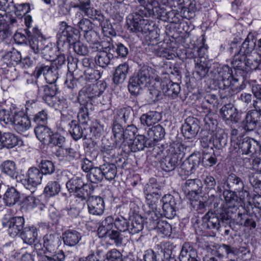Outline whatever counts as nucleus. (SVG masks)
<instances>
[{"mask_svg": "<svg viewBox=\"0 0 261 261\" xmlns=\"http://www.w3.org/2000/svg\"><path fill=\"white\" fill-rule=\"evenodd\" d=\"M42 243L44 249H40L39 245H35V249L38 255L43 254H49L56 256L58 261H64L65 258L64 252L60 249L59 247L61 245L60 237L56 233H47L43 236Z\"/></svg>", "mask_w": 261, "mask_h": 261, "instance_id": "f257e3e1", "label": "nucleus"}, {"mask_svg": "<svg viewBox=\"0 0 261 261\" xmlns=\"http://www.w3.org/2000/svg\"><path fill=\"white\" fill-rule=\"evenodd\" d=\"M216 80L219 88L222 90L230 89L233 92H238L244 88L239 80L232 76V70L228 66H224L219 69Z\"/></svg>", "mask_w": 261, "mask_h": 261, "instance_id": "f03ea898", "label": "nucleus"}, {"mask_svg": "<svg viewBox=\"0 0 261 261\" xmlns=\"http://www.w3.org/2000/svg\"><path fill=\"white\" fill-rule=\"evenodd\" d=\"M138 129L134 124L128 125L125 130L119 123L114 122L112 127L114 142L116 147H122L129 144L128 141L133 140Z\"/></svg>", "mask_w": 261, "mask_h": 261, "instance_id": "7ed1b4c3", "label": "nucleus"}, {"mask_svg": "<svg viewBox=\"0 0 261 261\" xmlns=\"http://www.w3.org/2000/svg\"><path fill=\"white\" fill-rule=\"evenodd\" d=\"M60 30L57 34V44L59 47L64 46L68 47L76 41L77 38V30L73 27L68 25L65 21L60 23Z\"/></svg>", "mask_w": 261, "mask_h": 261, "instance_id": "20e7f679", "label": "nucleus"}, {"mask_svg": "<svg viewBox=\"0 0 261 261\" xmlns=\"http://www.w3.org/2000/svg\"><path fill=\"white\" fill-rule=\"evenodd\" d=\"M24 219L22 217H11L6 214L2 219L3 227L6 229L8 234L11 237L20 234L24 228Z\"/></svg>", "mask_w": 261, "mask_h": 261, "instance_id": "39448f33", "label": "nucleus"}, {"mask_svg": "<svg viewBox=\"0 0 261 261\" xmlns=\"http://www.w3.org/2000/svg\"><path fill=\"white\" fill-rule=\"evenodd\" d=\"M80 10V11L79 12H81L82 14H84L85 16L91 18L93 21H97L99 25L101 26L104 33L109 34L111 36L116 35V33L115 30L112 29L111 25L108 24L107 27H106L105 23L103 24L104 16L101 13L92 7L91 4L89 5L88 7H82Z\"/></svg>", "mask_w": 261, "mask_h": 261, "instance_id": "423d86ee", "label": "nucleus"}, {"mask_svg": "<svg viewBox=\"0 0 261 261\" xmlns=\"http://www.w3.org/2000/svg\"><path fill=\"white\" fill-rule=\"evenodd\" d=\"M43 175L39 169L34 167H31L27 171V178L22 179L21 182L27 189L33 193L37 186L41 184Z\"/></svg>", "mask_w": 261, "mask_h": 261, "instance_id": "0eeeda50", "label": "nucleus"}, {"mask_svg": "<svg viewBox=\"0 0 261 261\" xmlns=\"http://www.w3.org/2000/svg\"><path fill=\"white\" fill-rule=\"evenodd\" d=\"M144 87L149 86L153 82L159 81L156 71L150 67L144 66L139 70L137 75L134 76Z\"/></svg>", "mask_w": 261, "mask_h": 261, "instance_id": "6e6552de", "label": "nucleus"}, {"mask_svg": "<svg viewBox=\"0 0 261 261\" xmlns=\"http://www.w3.org/2000/svg\"><path fill=\"white\" fill-rule=\"evenodd\" d=\"M11 121L9 124L13 125L14 128L19 133L28 130L31 126L28 116L20 111L13 113Z\"/></svg>", "mask_w": 261, "mask_h": 261, "instance_id": "1a4fd4ad", "label": "nucleus"}, {"mask_svg": "<svg viewBox=\"0 0 261 261\" xmlns=\"http://www.w3.org/2000/svg\"><path fill=\"white\" fill-rule=\"evenodd\" d=\"M200 129L199 120L193 117H189L185 120L181 126L183 136L187 139H192L196 136Z\"/></svg>", "mask_w": 261, "mask_h": 261, "instance_id": "9d476101", "label": "nucleus"}, {"mask_svg": "<svg viewBox=\"0 0 261 261\" xmlns=\"http://www.w3.org/2000/svg\"><path fill=\"white\" fill-rule=\"evenodd\" d=\"M260 143L253 138H245L241 142L237 145L238 146V152L242 154H257Z\"/></svg>", "mask_w": 261, "mask_h": 261, "instance_id": "9b49d317", "label": "nucleus"}, {"mask_svg": "<svg viewBox=\"0 0 261 261\" xmlns=\"http://www.w3.org/2000/svg\"><path fill=\"white\" fill-rule=\"evenodd\" d=\"M162 215L168 219H172L176 215V202L174 197L170 195H165L162 200Z\"/></svg>", "mask_w": 261, "mask_h": 261, "instance_id": "f8f14e48", "label": "nucleus"}, {"mask_svg": "<svg viewBox=\"0 0 261 261\" xmlns=\"http://www.w3.org/2000/svg\"><path fill=\"white\" fill-rule=\"evenodd\" d=\"M89 213L93 215L100 216L105 211V202L103 198L98 196H94L86 201Z\"/></svg>", "mask_w": 261, "mask_h": 261, "instance_id": "ddd939ff", "label": "nucleus"}, {"mask_svg": "<svg viewBox=\"0 0 261 261\" xmlns=\"http://www.w3.org/2000/svg\"><path fill=\"white\" fill-rule=\"evenodd\" d=\"M261 121V113L257 111H250L242 122L243 128L246 131L253 130Z\"/></svg>", "mask_w": 261, "mask_h": 261, "instance_id": "4468645a", "label": "nucleus"}, {"mask_svg": "<svg viewBox=\"0 0 261 261\" xmlns=\"http://www.w3.org/2000/svg\"><path fill=\"white\" fill-rule=\"evenodd\" d=\"M140 6L137 11L141 13L146 17L150 16L154 12V9H157L159 6L158 2L155 0H137Z\"/></svg>", "mask_w": 261, "mask_h": 261, "instance_id": "2eb2a0df", "label": "nucleus"}, {"mask_svg": "<svg viewBox=\"0 0 261 261\" xmlns=\"http://www.w3.org/2000/svg\"><path fill=\"white\" fill-rule=\"evenodd\" d=\"M128 145L132 152H136L143 150L145 147H152L153 143L144 135H138L134 142Z\"/></svg>", "mask_w": 261, "mask_h": 261, "instance_id": "dca6fc26", "label": "nucleus"}, {"mask_svg": "<svg viewBox=\"0 0 261 261\" xmlns=\"http://www.w3.org/2000/svg\"><path fill=\"white\" fill-rule=\"evenodd\" d=\"M144 17H146L145 15L137 11L129 15L127 19V24L128 29L133 32H140V29L142 26V21L144 19Z\"/></svg>", "mask_w": 261, "mask_h": 261, "instance_id": "f3484780", "label": "nucleus"}, {"mask_svg": "<svg viewBox=\"0 0 261 261\" xmlns=\"http://www.w3.org/2000/svg\"><path fill=\"white\" fill-rule=\"evenodd\" d=\"M190 151V147L181 143H173L168 149V153L177 157L179 161L183 159L185 155Z\"/></svg>", "mask_w": 261, "mask_h": 261, "instance_id": "a211bd4d", "label": "nucleus"}, {"mask_svg": "<svg viewBox=\"0 0 261 261\" xmlns=\"http://www.w3.org/2000/svg\"><path fill=\"white\" fill-rule=\"evenodd\" d=\"M220 114L224 120H230L235 123L240 119L237 110L231 103L223 106L220 110Z\"/></svg>", "mask_w": 261, "mask_h": 261, "instance_id": "6ab92c4d", "label": "nucleus"}, {"mask_svg": "<svg viewBox=\"0 0 261 261\" xmlns=\"http://www.w3.org/2000/svg\"><path fill=\"white\" fill-rule=\"evenodd\" d=\"M152 50L156 56L160 57L172 59L175 57L173 50L171 49L170 43L160 41Z\"/></svg>", "mask_w": 261, "mask_h": 261, "instance_id": "aec40b11", "label": "nucleus"}, {"mask_svg": "<svg viewBox=\"0 0 261 261\" xmlns=\"http://www.w3.org/2000/svg\"><path fill=\"white\" fill-rule=\"evenodd\" d=\"M196 250L190 243H185L182 245L179 259L180 261H198Z\"/></svg>", "mask_w": 261, "mask_h": 261, "instance_id": "412c9836", "label": "nucleus"}, {"mask_svg": "<svg viewBox=\"0 0 261 261\" xmlns=\"http://www.w3.org/2000/svg\"><path fill=\"white\" fill-rule=\"evenodd\" d=\"M72 22L74 26L85 32L93 29L91 21L89 19L84 18L81 12L75 13L72 18Z\"/></svg>", "mask_w": 261, "mask_h": 261, "instance_id": "4be33fe9", "label": "nucleus"}, {"mask_svg": "<svg viewBox=\"0 0 261 261\" xmlns=\"http://www.w3.org/2000/svg\"><path fill=\"white\" fill-rule=\"evenodd\" d=\"M106 88V84L100 83L91 84L83 91L85 98L92 99L101 95Z\"/></svg>", "mask_w": 261, "mask_h": 261, "instance_id": "5701e85b", "label": "nucleus"}, {"mask_svg": "<svg viewBox=\"0 0 261 261\" xmlns=\"http://www.w3.org/2000/svg\"><path fill=\"white\" fill-rule=\"evenodd\" d=\"M3 196V200L7 206H12L18 202L20 194L15 188L7 187Z\"/></svg>", "mask_w": 261, "mask_h": 261, "instance_id": "b1692460", "label": "nucleus"}, {"mask_svg": "<svg viewBox=\"0 0 261 261\" xmlns=\"http://www.w3.org/2000/svg\"><path fill=\"white\" fill-rule=\"evenodd\" d=\"M20 142L15 135L11 133H4L0 137V149L3 147L12 148Z\"/></svg>", "mask_w": 261, "mask_h": 261, "instance_id": "393cba45", "label": "nucleus"}, {"mask_svg": "<svg viewBox=\"0 0 261 261\" xmlns=\"http://www.w3.org/2000/svg\"><path fill=\"white\" fill-rule=\"evenodd\" d=\"M162 119L160 113L156 111H149L143 114L140 117V121L144 126H150L160 121Z\"/></svg>", "mask_w": 261, "mask_h": 261, "instance_id": "a878e982", "label": "nucleus"}, {"mask_svg": "<svg viewBox=\"0 0 261 261\" xmlns=\"http://www.w3.org/2000/svg\"><path fill=\"white\" fill-rule=\"evenodd\" d=\"M129 66L126 63L121 64L118 66L113 74L114 83L117 85L123 83L126 78Z\"/></svg>", "mask_w": 261, "mask_h": 261, "instance_id": "bb28decb", "label": "nucleus"}, {"mask_svg": "<svg viewBox=\"0 0 261 261\" xmlns=\"http://www.w3.org/2000/svg\"><path fill=\"white\" fill-rule=\"evenodd\" d=\"M179 161L177 157L172 156L168 153L161 161V167L166 172L174 170L179 165Z\"/></svg>", "mask_w": 261, "mask_h": 261, "instance_id": "cd10ccee", "label": "nucleus"}, {"mask_svg": "<svg viewBox=\"0 0 261 261\" xmlns=\"http://www.w3.org/2000/svg\"><path fill=\"white\" fill-rule=\"evenodd\" d=\"M20 235L24 243L32 245L37 239L38 232L34 227H26L23 228Z\"/></svg>", "mask_w": 261, "mask_h": 261, "instance_id": "c85d7f7f", "label": "nucleus"}, {"mask_svg": "<svg viewBox=\"0 0 261 261\" xmlns=\"http://www.w3.org/2000/svg\"><path fill=\"white\" fill-rule=\"evenodd\" d=\"M94 187L91 184H85L79 189L75 194V196L81 200V202L87 201L89 198L92 197Z\"/></svg>", "mask_w": 261, "mask_h": 261, "instance_id": "c756f323", "label": "nucleus"}, {"mask_svg": "<svg viewBox=\"0 0 261 261\" xmlns=\"http://www.w3.org/2000/svg\"><path fill=\"white\" fill-rule=\"evenodd\" d=\"M56 155L62 160L72 161L75 159H77L80 154L79 152L74 149L71 147H61L58 148L56 150Z\"/></svg>", "mask_w": 261, "mask_h": 261, "instance_id": "7c9ffc66", "label": "nucleus"}, {"mask_svg": "<svg viewBox=\"0 0 261 261\" xmlns=\"http://www.w3.org/2000/svg\"><path fill=\"white\" fill-rule=\"evenodd\" d=\"M81 239V234L75 230H68L63 233L64 244L69 246H73L77 244Z\"/></svg>", "mask_w": 261, "mask_h": 261, "instance_id": "2f4dec72", "label": "nucleus"}, {"mask_svg": "<svg viewBox=\"0 0 261 261\" xmlns=\"http://www.w3.org/2000/svg\"><path fill=\"white\" fill-rule=\"evenodd\" d=\"M35 133L37 138L45 144L49 142V139L53 133L51 130L44 125H38L35 129Z\"/></svg>", "mask_w": 261, "mask_h": 261, "instance_id": "473e14b6", "label": "nucleus"}, {"mask_svg": "<svg viewBox=\"0 0 261 261\" xmlns=\"http://www.w3.org/2000/svg\"><path fill=\"white\" fill-rule=\"evenodd\" d=\"M103 177L108 181L115 179L117 174V168L113 163H106L101 165Z\"/></svg>", "mask_w": 261, "mask_h": 261, "instance_id": "72a5a7b5", "label": "nucleus"}, {"mask_svg": "<svg viewBox=\"0 0 261 261\" xmlns=\"http://www.w3.org/2000/svg\"><path fill=\"white\" fill-rule=\"evenodd\" d=\"M0 169L2 172L11 178H14L17 176L16 164L12 161L7 160L3 162L0 165Z\"/></svg>", "mask_w": 261, "mask_h": 261, "instance_id": "f704fd0d", "label": "nucleus"}, {"mask_svg": "<svg viewBox=\"0 0 261 261\" xmlns=\"http://www.w3.org/2000/svg\"><path fill=\"white\" fill-rule=\"evenodd\" d=\"M212 137L213 144L216 148L221 149L226 145L227 136L223 130H218Z\"/></svg>", "mask_w": 261, "mask_h": 261, "instance_id": "c9c22d12", "label": "nucleus"}, {"mask_svg": "<svg viewBox=\"0 0 261 261\" xmlns=\"http://www.w3.org/2000/svg\"><path fill=\"white\" fill-rule=\"evenodd\" d=\"M114 225V219L111 216L107 217L100 223L98 228V233L101 237L106 236L111 231Z\"/></svg>", "mask_w": 261, "mask_h": 261, "instance_id": "e433bc0d", "label": "nucleus"}, {"mask_svg": "<svg viewBox=\"0 0 261 261\" xmlns=\"http://www.w3.org/2000/svg\"><path fill=\"white\" fill-rule=\"evenodd\" d=\"M225 184L228 188L233 189L235 191H240L244 188L242 180L233 173L227 176Z\"/></svg>", "mask_w": 261, "mask_h": 261, "instance_id": "4c0bfd02", "label": "nucleus"}, {"mask_svg": "<svg viewBox=\"0 0 261 261\" xmlns=\"http://www.w3.org/2000/svg\"><path fill=\"white\" fill-rule=\"evenodd\" d=\"M113 58V55L106 51H98L95 57V62L97 65L104 68L107 67Z\"/></svg>", "mask_w": 261, "mask_h": 261, "instance_id": "58836bf2", "label": "nucleus"}, {"mask_svg": "<svg viewBox=\"0 0 261 261\" xmlns=\"http://www.w3.org/2000/svg\"><path fill=\"white\" fill-rule=\"evenodd\" d=\"M147 135L150 140L152 139L153 141H158L164 138L165 131L162 126L157 124L149 128Z\"/></svg>", "mask_w": 261, "mask_h": 261, "instance_id": "ea45409f", "label": "nucleus"}, {"mask_svg": "<svg viewBox=\"0 0 261 261\" xmlns=\"http://www.w3.org/2000/svg\"><path fill=\"white\" fill-rule=\"evenodd\" d=\"M223 196L225 201V207L232 208L234 211H237L238 196L234 192L225 190L223 192Z\"/></svg>", "mask_w": 261, "mask_h": 261, "instance_id": "a19ab883", "label": "nucleus"}, {"mask_svg": "<svg viewBox=\"0 0 261 261\" xmlns=\"http://www.w3.org/2000/svg\"><path fill=\"white\" fill-rule=\"evenodd\" d=\"M218 98L214 94H206L201 102V107L210 111L214 110L217 108L218 105Z\"/></svg>", "mask_w": 261, "mask_h": 261, "instance_id": "79ce46f5", "label": "nucleus"}, {"mask_svg": "<svg viewBox=\"0 0 261 261\" xmlns=\"http://www.w3.org/2000/svg\"><path fill=\"white\" fill-rule=\"evenodd\" d=\"M163 92L166 96L175 98L178 96L180 91V87L177 83L169 81L166 86L163 85Z\"/></svg>", "mask_w": 261, "mask_h": 261, "instance_id": "37998d69", "label": "nucleus"}, {"mask_svg": "<svg viewBox=\"0 0 261 261\" xmlns=\"http://www.w3.org/2000/svg\"><path fill=\"white\" fill-rule=\"evenodd\" d=\"M246 64L247 68V72L250 70H256L258 68L260 61V57L256 52L252 54H247L245 56Z\"/></svg>", "mask_w": 261, "mask_h": 261, "instance_id": "c03bdc74", "label": "nucleus"}, {"mask_svg": "<svg viewBox=\"0 0 261 261\" xmlns=\"http://www.w3.org/2000/svg\"><path fill=\"white\" fill-rule=\"evenodd\" d=\"M92 106L91 102L88 101L86 103L81 105L77 114L79 121L82 124L86 123L89 120V111L92 110Z\"/></svg>", "mask_w": 261, "mask_h": 261, "instance_id": "a18cd8bd", "label": "nucleus"}, {"mask_svg": "<svg viewBox=\"0 0 261 261\" xmlns=\"http://www.w3.org/2000/svg\"><path fill=\"white\" fill-rule=\"evenodd\" d=\"M68 131L73 139L77 141L83 136V129L75 120H72L68 123Z\"/></svg>", "mask_w": 261, "mask_h": 261, "instance_id": "49530a36", "label": "nucleus"}, {"mask_svg": "<svg viewBox=\"0 0 261 261\" xmlns=\"http://www.w3.org/2000/svg\"><path fill=\"white\" fill-rule=\"evenodd\" d=\"M231 64L234 69L247 72L248 67H246L245 56H243L239 53H235Z\"/></svg>", "mask_w": 261, "mask_h": 261, "instance_id": "de8ad7c7", "label": "nucleus"}, {"mask_svg": "<svg viewBox=\"0 0 261 261\" xmlns=\"http://www.w3.org/2000/svg\"><path fill=\"white\" fill-rule=\"evenodd\" d=\"M201 188V182L198 179H189L182 185V188L186 192L198 193Z\"/></svg>", "mask_w": 261, "mask_h": 261, "instance_id": "09e8293b", "label": "nucleus"}, {"mask_svg": "<svg viewBox=\"0 0 261 261\" xmlns=\"http://www.w3.org/2000/svg\"><path fill=\"white\" fill-rule=\"evenodd\" d=\"M205 225L209 229L218 230L220 226L221 222L219 217L213 213H207L204 218Z\"/></svg>", "mask_w": 261, "mask_h": 261, "instance_id": "8fccbe9b", "label": "nucleus"}, {"mask_svg": "<svg viewBox=\"0 0 261 261\" xmlns=\"http://www.w3.org/2000/svg\"><path fill=\"white\" fill-rule=\"evenodd\" d=\"M255 46L256 43L253 39H250L247 37L242 44L238 53L241 54L243 56H247V54H252Z\"/></svg>", "mask_w": 261, "mask_h": 261, "instance_id": "3c124183", "label": "nucleus"}, {"mask_svg": "<svg viewBox=\"0 0 261 261\" xmlns=\"http://www.w3.org/2000/svg\"><path fill=\"white\" fill-rule=\"evenodd\" d=\"M195 62V72L199 76V77H204L208 71V67L204 60L201 59L197 58L194 60Z\"/></svg>", "mask_w": 261, "mask_h": 261, "instance_id": "603ef678", "label": "nucleus"}, {"mask_svg": "<svg viewBox=\"0 0 261 261\" xmlns=\"http://www.w3.org/2000/svg\"><path fill=\"white\" fill-rule=\"evenodd\" d=\"M84 181L82 177L74 176L68 180L66 183V187L70 193L75 194L82 186H83Z\"/></svg>", "mask_w": 261, "mask_h": 261, "instance_id": "864d4df0", "label": "nucleus"}, {"mask_svg": "<svg viewBox=\"0 0 261 261\" xmlns=\"http://www.w3.org/2000/svg\"><path fill=\"white\" fill-rule=\"evenodd\" d=\"M132 114L130 109L121 108L118 111L116 119L119 123H129L131 122Z\"/></svg>", "mask_w": 261, "mask_h": 261, "instance_id": "5fc2aeb1", "label": "nucleus"}, {"mask_svg": "<svg viewBox=\"0 0 261 261\" xmlns=\"http://www.w3.org/2000/svg\"><path fill=\"white\" fill-rule=\"evenodd\" d=\"M100 77L101 75L99 70L93 68H89L85 70L84 75L81 76L79 80L82 81L83 79H85L89 82H93L98 80Z\"/></svg>", "mask_w": 261, "mask_h": 261, "instance_id": "6e6d98bb", "label": "nucleus"}, {"mask_svg": "<svg viewBox=\"0 0 261 261\" xmlns=\"http://www.w3.org/2000/svg\"><path fill=\"white\" fill-rule=\"evenodd\" d=\"M87 178L92 183L101 182L103 178L101 165L99 167H93L88 173Z\"/></svg>", "mask_w": 261, "mask_h": 261, "instance_id": "4d7b16f0", "label": "nucleus"}, {"mask_svg": "<svg viewBox=\"0 0 261 261\" xmlns=\"http://www.w3.org/2000/svg\"><path fill=\"white\" fill-rule=\"evenodd\" d=\"M61 186L56 181H49L44 189V192L49 197L54 196L59 193Z\"/></svg>", "mask_w": 261, "mask_h": 261, "instance_id": "13d9d810", "label": "nucleus"}, {"mask_svg": "<svg viewBox=\"0 0 261 261\" xmlns=\"http://www.w3.org/2000/svg\"><path fill=\"white\" fill-rule=\"evenodd\" d=\"M154 223L159 232L165 236H170L172 228L170 224L164 221L158 220V218L154 220Z\"/></svg>", "mask_w": 261, "mask_h": 261, "instance_id": "bf43d9fd", "label": "nucleus"}, {"mask_svg": "<svg viewBox=\"0 0 261 261\" xmlns=\"http://www.w3.org/2000/svg\"><path fill=\"white\" fill-rule=\"evenodd\" d=\"M144 88L145 87L141 85L136 78L132 77L129 79L128 89L132 95H138Z\"/></svg>", "mask_w": 261, "mask_h": 261, "instance_id": "052dcab7", "label": "nucleus"}, {"mask_svg": "<svg viewBox=\"0 0 261 261\" xmlns=\"http://www.w3.org/2000/svg\"><path fill=\"white\" fill-rule=\"evenodd\" d=\"M238 218H236L237 223L240 225H244L245 227H250V228H254L256 227V222L251 218H246V215L239 212L237 214Z\"/></svg>", "mask_w": 261, "mask_h": 261, "instance_id": "680f3d73", "label": "nucleus"}, {"mask_svg": "<svg viewBox=\"0 0 261 261\" xmlns=\"http://www.w3.org/2000/svg\"><path fill=\"white\" fill-rule=\"evenodd\" d=\"M39 167L43 175L51 174L55 171L54 164L49 160H42L40 163Z\"/></svg>", "mask_w": 261, "mask_h": 261, "instance_id": "e2e57ef3", "label": "nucleus"}, {"mask_svg": "<svg viewBox=\"0 0 261 261\" xmlns=\"http://www.w3.org/2000/svg\"><path fill=\"white\" fill-rule=\"evenodd\" d=\"M23 204L28 209H33L39 206V208L42 210L43 207L40 200L32 195L27 196L23 200Z\"/></svg>", "mask_w": 261, "mask_h": 261, "instance_id": "0e129e2a", "label": "nucleus"}, {"mask_svg": "<svg viewBox=\"0 0 261 261\" xmlns=\"http://www.w3.org/2000/svg\"><path fill=\"white\" fill-rule=\"evenodd\" d=\"M84 37L86 41L91 44V48L96 45L98 43L100 37L98 33L91 29L85 32Z\"/></svg>", "mask_w": 261, "mask_h": 261, "instance_id": "69168bd1", "label": "nucleus"}, {"mask_svg": "<svg viewBox=\"0 0 261 261\" xmlns=\"http://www.w3.org/2000/svg\"><path fill=\"white\" fill-rule=\"evenodd\" d=\"M47 63V64H45L40 62L36 66L34 72V75L36 78H39L42 74L44 77L45 74H46L52 68L51 63L50 62H48Z\"/></svg>", "mask_w": 261, "mask_h": 261, "instance_id": "338daca9", "label": "nucleus"}, {"mask_svg": "<svg viewBox=\"0 0 261 261\" xmlns=\"http://www.w3.org/2000/svg\"><path fill=\"white\" fill-rule=\"evenodd\" d=\"M114 226L118 230L121 232H126L128 229V222L122 216H118L115 219Z\"/></svg>", "mask_w": 261, "mask_h": 261, "instance_id": "774afa93", "label": "nucleus"}]
</instances>
